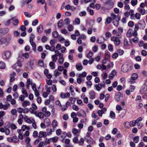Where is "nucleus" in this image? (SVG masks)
Segmentation results:
<instances>
[{
    "label": "nucleus",
    "mask_w": 147,
    "mask_h": 147,
    "mask_svg": "<svg viewBox=\"0 0 147 147\" xmlns=\"http://www.w3.org/2000/svg\"><path fill=\"white\" fill-rule=\"evenodd\" d=\"M138 77V75L136 73H133L131 76V79L132 80V81L131 80L130 81V82L131 83H134L135 82L134 80H136Z\"/></svg>",
    "instance_id": "12"
},
{
    "label": "nucleus",
    "mask_w": 147,
    "mask_h": 147,
    "mask_svg": "<svg viewBox=\"0 0 147 147\" xmlns=\"http://www.w3.org/2000/svg\"><path fill=\"white\" fill-rule=\"evenodd\" d=\"M0 131L2 132H5L7 135H9L10 133L9 129L7 128L6 126L4 127H2L0 129Z\"/></svg>",
    "instance_id": "6"
},
{
    "label": "nucleus",
    "mask_w": 147,
    "mask_h": 147,
    "mask_svg": "<svg viewBox=\"0 0 147 147\" xmlns=\"http://www.w3.org/2000/svg\"><path fill=\"white\" fill-rule=\"evenodd\" d=\"M138 3L137 0H132L131 1V3L133 6H134L137 4Z\"/></svg>",
    "instance_id": "45"
},
{
    "label": "nucleus",
    "mask_w": 147,
    "mask_h": 147,
    "mask_svg": "<svg viewBox=\"0 0 147 147\" xmlns=\"http://www.w3.org/2000/svg\"><path fill=\"white\" fill-rule=\"evenodd\" d=\"M11 22H12L13 24L15 26L17 25L19 23V21L18 19L14 18H12L8 20L7 22V23L9 24Z\"/></svg>",
    "instance_id": "2"
},
{
    "label": "nucleus",
    "mask_w": 147,
    "mask_h": 147,
    "mask_svg": "<svg viewBox=\"0 0 147 147\" xmlns=\"http://www.w3.org/2000/svg\"><path fill=\"white\" fill-rule=\"evenodd\" d=\"M61 96L62 98H69L70 96V94L68 92L65 93H61Z\"/></svg>",
    "instance_id": "17"
},
{
    "label": "nucleus",
    "mask_w": 147,
    "mask_h": 147,
    "mask_svg": "<svg viewBox=\"0 0 147 147\" xmlns=\"http://www.w3.org/2000/svg\"><path fill=\"white\" fill-rule=\"evenodd\" d=\"M43 28L42 26V25H40L38 28V32H40L42 31L43 29Z\"/></svg>",
    "instance_id": "60"
},
{
    "label": "nucleus",
    "mask_w": 147,
    "mask_h": 147,
    "mask_svg": "<svg viewBox=\"0 0 147 147\" xmlns=\"http://www.w3.org/2000/svg\"><path fill=\"white\" fill-rule=\"evenodd\" d=\"M13 142L14 143L18 142L19 141V138L16 136H14L13 138Z\"/></svg>",
    "instance_id": "29"
},
{
    "label": "nucleus",
    "mask_w": 147,
    "mask_h": 147,
    "mask_svg": "<svg viewBox=\"0 0 147 147\" xmlns=\"http://www.w3.org/2000/svg\"><path fill=\"white\" fill-rule=\"evenodd\" d=\"M128 24L129 26L132 28L134 26V23L133 21H130L128 22Z\"/></svg>",
    "instance_id": "52"
},
{
    "label": "nucleus",
    "mask_w": 147,
    "mask_h": 147,
    "mask_svg": "<svg viewBox=\"0 0 147 147\" xmlns=\"http://www.w3.org/2000/svg\"><path fill=\"white\" fill-rule=\"evenodd\" d=\"M118 54L117 53H114L112 55V57L115 59H116L118 57Z\"/></svg>",
    "instance_id": "58"
},
{
    "label": "nucleus",
    "mask_w": 147,
    "mask_h": 147,
    "mask_svg": "<svg viewBox=\"0 0 147 147\" xmlns=\"http://www.w3.org/2000/svg\"><path fill=\"white\" fill-rule=\"evenodd\" d=\"M59 138L57 136H55L53 138H51L50 140L53 142H56L58 140Z\"/></svg>",
    "instance_id": "32"
},
{
    "label": "nucleus",
    "mask_w": 147,
    "mask_h": 147,
    "mask_svg": "<svg viewBox=\"0 0 147 147\" xmlns=\"http://www.w3.org/2000/svg\"><path fill=\"white\" fill-rule=\"evenodd\" d=\"M86 38V36L84 35H82L79 37L77 40V42L79 44H80L82 43V39L84 40Z\"/></svg>",
    "instance_id": "10"
},
{
    "label": "nucleus",
    "mask_w": 147,
    "mask_h": 147,
    "mask_svg": "<svg viewBox=\"0 0 147 147\" xmlns=\"http://www.w3.org/2000/svg\"><path fill=\"white\" fill-rule=\"evenodd\" d=\"M111 18L112 20H116V19H119L120 18L119 15H116L113 13H112L111 14Z\"/></svg>",
    "instance_id": "18"
},
{
    "label": "nucleus",
    "mask_w": 147,
    "mask_h": 147,
    "mask_svg": "<svg viewBox=\"0 0 147 147\" xmlns=\"http://www.w3.org/2000/svg\"><path fill=\"white\" fill-rule=\"evenodd\" d=\"M30 129V127L26 125H23L21 129H20L21 130V132H22V131H24L26 130H29Z\"/></svg>",
    "instance_id": "22"
},
{
    "label": "nucleus",
    "mask_w": 147,
    "mask_h": 147,
    "mask_svg": "<svg viewBox=\"0 0 147 147\" xmlns=\"http://www.w3.org/2000/svg\"><path fill=\"white\" fill-rule=\"evenodd\" d=\"M117 73L115 70H113L109 74V77L110 79H112L114 77L117 75Z\"/></svg>",
    "instance_id": "13"
},
{
    "label": "nucleus",
    "mask_w": 147,
    "mask_h": 147,
    "mask_svg": "<svg viewBox=\"0 0 147 147\" xmlns=\"http://www.w3.org/2000/svg\"><path fill=\"white\" fill-rule=\"evenodd\" d=\"M112 20L111 18L109 17L107 18L106 21L107 24H109L111 22Z\"/></svg>",
    "instance_id": "56"
},
{
    "label": "nucleus",
    "mask_w": 147,
    "mask_h": 147,
    "mask_svg": "<svg viewBox=\"0 0 147 147\" xmlns=\"http://www.w3.org/2000/svg\"><path fill=\"white\" fill-rule=\"evenodd\" d=\"M38 64L39 65L43 67L44 65V64L43 63V61L42 60H39L38 61Z\"/></svg>",
    "instance_id": "51"
},
{
    "label": "nucleus",
    "mask_w": 147,
    "mask_h": 147,
    "mask_svg": "<svg viewBox=\"0 0 147 147\" xmlns=\"http://www.w3.org/2000/svg\"><path fill=\"white\" fill-rule=\"evenodd\" d=\"M82 81V79L80 77H78L77 79V82L79 84H80Z\"/></svg>",
    "instance_id": "42"
},
{
    "label": "nucleus",
    "mask_w": 147,
    "mask_h": 147,
    "mask_svg": "<svg viewBox=\"0 0 147 147\" xmlns=\"http://www.w3.org/2000/svg\"><path fill=\"white\" fill-rule=\"evenodd\" d=\"M52 125L53 127H56L57 126V121L55 120H53L52 122Z\"/></svg>",
    "instance_id": "38"
},
{
    "label": "nucleus",
    "mask_w": 147,
    "mask_h": 147,
    "mask_svg": "<svg viewBox=\"0 0 147 147\" xmlns=\"http://www.w3.org/2000/svg\"><path fill=\"white\" fill-rule=\"evenodd\" d=\"M30 105V102L28 100H25L22 103V105L24 107H26Z\"/></svg>",
    "instance_id": "19"
},
{
    "label": "nucleus",
    "mask_w": 147,
    "mask_h": 147,
    "mask_svg": "<svg viewBox=\"0 0 147 147\" xmlns=\"http://www.w3.org/2000/svg\"><path fill=\"white\" fill-rule=\"evenodd\" d=\"M76 67L77 70L79 71L82 70L83 69V66L80 63H79L76 64Z\"/></svg>",
    "instance_id": "16"
},
{
    "label": "nucleus",
    "mask_w": 147,
    "mask_h": 147,
    "mask_svg": "<svg viewBox=\"0 0 147 147\" xmlns=\"http://www.w3.org/2000/svg\"><path fill=\"white\" fill-rule=\"evenodd\" d=\"M51 92L50 88H47L46 91L44 92L43 93V96L45 98H46L48 96Z\"/></svg>",
    "instance_id": "15"
},
{
    "label": "nucleus",
    "mask_w": 147,
    "mask_h": 147,
    "mask_svg": "<svg viewBox=\"0 0 147 147\" xmlns=\"http://www.w3.org/2000/svg\"><path fill=\"white\" fill-rule=\"evenodd\" d=\"M5 112L3 111H0V119H2L3 117L5 115Z\"/></svg>",
    "instance_id": "46"
},
{
    "label": "nucleus",
    "mask_w": 147,
    "mask_h": 147,
    "mask_svg": "<svg viewBox=\"0 0 147 147\" xmlns=\"http://www.w3.org/2000/svg\"><path fill=\"white\" fill-rule=\"evenodd\" d=\"M47 136L46 132L41 131L39 132L38 137L40 138H45Z\"/></svg>",
    "instance_id": "14"
},
{
    "label": "nucleus",
    "mask_w": 147,
    "mask_h": 147,
    "mask_svg": "<svg viewBox=\"0 0 147 147\" xmlns=\"http://www.w3.org/2000/svg\"><path fill=\"white\" fill-rule=\"evenodd\" d=\"M135 37L133 38L132 41L135 43H137L139 40L137 36H134Z\"/></svg>",
    "instance_id": "50"
},
{
    "label": "nucleus",
    "mask_w": 147,
    "mask_h": 147,
    "mask_svg": "<svg viewBox=\"0 0 147 147\" xmlns=\"http://www.w3.org/2000/svg\"><path fill=\"white\" fill-rule=\"evenodd\" d=\"M5 64L3 62H0V68L1 69H4L5 67Z\"/></svg>",
    "instance_id": "54"
},
{
    "label": "nucleus",
    "mask_w": 147,
    "mask_h": 147,
    "mask_svg": "<svg viewBox=\"0 0 147 147\" xmlns=\"http://www.w3.org/2000/svg\"><path fill=\"white\" fill-rule=\"evenodd\" d=\"M19 133L18 138L21 140H22L24 139V135L22 132H21L20 130H19L18 131Z\"/></svg>",
    "instance_id": "21"
},
{
    "label": "nucleus",
    "mask_w": 147,
    "mask_h": 147,
    "mask_svg": "<svg viewBox=\"0 0 147 147\" xmlns=\"http://www.w3.org/2000/svg\"><path fill=\"white\" fill-rule=\"evenodd\" d=\"M94 60V59H90L89 61L86 59H84L82 61V64L84 65H86L88 63L90 64H92Z\"/></svg>",
    "instance_id": "3"
},
{
    "label": "nucleus",
    "mask_w": 147,
    "mask_h": 147,
    "mask_svg": "<svg viewBox=\"0 0 147 147\" xmlns=\"http://www.w3.org/2000/svg\"><path fill=\"white\" fill-rule=\"evenodd\" d=\"M68 30L69 32H71L74 29V27L71 24H69L67 27Z\"/></svg>",
    "instance_id": "40"
},
{
    "label": "nucleus",
    "mask_w": 147,
    "mask_h": 147,
    "mask_svg": "<svg viewBox=\"0 0 147 147\" xmlns=\"http://www.w3.org/2000/svg\"><path fill=\"white\" fill-rule=\"evenodd\" d=\"M86 83L87 86H90L92 85V83L91 81L87 80Z\"/></svg>",
    "instance_id": "57"
},
{
    "label": "nucleus",
    "mask_w": 147,
    "mask_h": 147,
    "mask_svg": "<svg viewBox=\"0 0 147 147\" xmlns=\"http://www.w3.org/2000/svg\"><path fill=\"white\" fill-rule=\"evenodd\" d=\"M10 104H8L4 105L2 103H0V109H3L4 110H7L8 107L10 106Z\"/></svg>",
    "instance_id": "11"
},
{
    "label": "nucleus",
    "mask_w": 147,
    "mask_h": 147,
    "mask_svg": "<svg viewBox=\"0 0 147 147\" xmlns=\"http://www.w3.org/2000/svg\"><path fill=\"white\" fill-rule=\"evenodd\" d=\"M108 48L109 50L111 52L113 51V45L111 44H109L108 46Z\"/></svg>",
    "instance_id": "55"
},
{
    "label": "nucleus",
    "mask_w": 147,
    "mask_h": 147,
    "mask_svg": "<svg viewBox=\"0 0 147 147\" xmlns=\"http://www.w3.org/2000/svg\"><path fill=\"white\" fill-rule=\"evenodd\" d=\"M70 142V140L68 139H66L65 140V143L67 145L66 147H72L71 145H69Z\"/></svg>",
    "instance_id": "27"
},
{
    "label": "nucleus",
    "mask_w": 147,
    "mask_h": 147,
    "mask_svg": "<svg viewBox=\"0 0 147 147\" xmlns=\"http://www.w3.org/2000/svg\"><path fill=\"white\" fill-rule=\"evenodd\" d=\"M27 87L28 88L29 85H32V82L31 81H30L29 79H27Z\"/></svg>",
    "instance_id": "49"
},
{
    "label": "nucleus",
    "mask_w": 147,
    "mask_h": 147,
    "mask_svg": "<svg viewBox=\"0 0 147 147\" xmlns=\"http://www.w3.org/2000/svg\"><path fill=\"white\" fill-rule=\"evenodd\" d=\"M63 24V22L62 20H60L58 23V26L59 27H61Z\"/></svg>",
    "instance_id": "43"
},
{
    "label": "nucleus",
    "mask_w": 147,
    "mask_h": 147,
    "mask_svg": "<svg viewBox=\"0 0 147 147\" xmlns=\"http://www.w3.org/2000/svg\"><path fill=\"white\" fill-rule=\"evenodd\" d=\"M56 43V40H55L52 39L50 40V44L52 46H54Z\"/></svg>",
    "instance_id": "59"
},
{
    "label": "nucleus",
    "mask_w": 147,
    "mask_h": 147,
    "mask_svg": "<svg viewBox=\"0 0 147 147\" xmlns=\"http://www.w3.org/2000/svg\"><path fill=\"white\" fill-rule=\"evenodd\" d=\"M11 55V53L9 51H6L5 53V55L7 59L10 57Z\"/></svg>",
    "instance_id": "48"
},
{
    "label": "nucleus",
    "mask_w": 147,
    "mask_h": 147,
    "mask_svg": "<svg viewBox=\"0 0 147 147\" xmlns=\"http://www.w3.org/2000/svg\"><path fill=\"white\" fill-rule=\"evenodd\" d=\"M22 92L23 94V95L24 96L26 97L28 96V93L26 89L24 88H22Z\"/></svg>",
    "instance_id": "25"
},
{
    "label": "nucleus",
    "mask_w": 147,
    "mask_h": 147,
    "mask_svg": "<svg viewBox=\"0 0 147 147\" xmlns=\"http://www.w3.org/2000/svg\"><path fill=\"white\" fill-rule=\"evenodd\" d=\"M105 84H96L94 86L95 87L96 90L98 91L100 90L102 88V87H105Z\"/></svg>",
    "instance_id": "9"
},
{
    "label": "nucleus",
    "mask_w": 147,
    "mask_h": 147,
    "mask_svg": "<svg viewBox=\"0 0 147 147\" xmlns=\"http://www.w3.org/2000/svg\"><path fill=\"white\" fill-rule=\"evenodd\" d=\"M103 63L105 64L107 68V69H109L113 66V62H111L109 60L103 61Z\"/></svg>",
    "instance_id": "7"
},
{
    "label": "nucleus",
    "mask_w": 147,
    "mask_h": 147,
    "mask_svg": "<svg viewBox=\"0 0 147 147\" xmlns=\"http://www.w3.org/2000/svg\"><path fill=\"white\" fill-rule=\"evenodd\" d=\"M24 119L26 122L29 123H33V122L34 121V120L33 119H30L28 118L27 116L24 117Z\"/></svg>",
    "instance_id": "20"
},
{
    "label": "nucleus",
    "mask_w": 147,
    "mask_h": 147,
    "mask_svg": "<svg viewBox=\"0 0 147 147\" xmlns=\"http://www.w3.org/2000/svg\"><path fill=\"white\" fill-rule=\"evenodd\" d=\"M20 116L22 118L19 119L18 120V122L19 124L21 125L22 123L23 122V120L22 118H23V116L22 114H21L20 115Z\"/></svg>",
    "instance_id": "33"
},
{
    "label": "nucleus",
    "mask_w": 147,
    "mask_h": 147,
    "mask_svg": "<svg viewBox=\"0 0 147 147\" xmlns=\"http://www.w3.org/2000/svg\"><path fill=\"white\" fill-rule=\"evenodd\" d=\"M101 53H100L98 54L95 58V60L97 61H99L100 59V57L101 56Z\"/></svg>",
    "instance_id": "35"
},
{
    "label": "nucleus",
    "mask_w": 147,
    "mask_h": 147,
    "mask_svg": "<svg viewBox=\"0 0 147 147\" xmlns=\"http://www.w3.org/2000/svg\"><path fill=\"white\" fill-rule=\"evenodd\" d=\"M80 130L77 129L76 128H74L72 129V133L75 135H77L80 133Z\"/></svg>",
    "instance_id": "23"
},
{
    "label": "nucleus",
    "mask_w": 147,
    "mask_h": 147,
    "mask_svg": "<svg viewBox=\"0 0 147 147\" xmlns=\"http://www.w3.org/2000/svg\"><path fill=\"white\" fill-rule=\"evenodd\" d=\"M139 25L137 24H136L135 26V28L134 31L137 35H138L137 31L139 30Z\"/></svg>",
    "instance_id": "31"
},
{
    "label": "nucleus",
    "mask_w": 147,
    "mask_h": 147,
    "mask_svg": "<svg viewBox=\"0 0 147 147\" xmlns=\"http://www.w3.org/2000/svg\"><path fill=\"white\" fill-rule=\"evenodd\" d=\"M12 96L10 95H9L6 97V100L7 101H10L12 99Z\"/></svg>",
    "instance_id": "53"
},
{
    "label": "nucleus",
    "mask_w": 147,
    "mask_h": 147,
    "mask_svg": "<svg viewBox=\"0 0 147 147\" xmlns=\"http://www.w3.org/2000/svg\"><path fill=\"white\" fill-rule=\"evenodd\" d=\"M122 96V94L120 92H117L115 94V97L116 98H119L120 97Z\"/></svg>",
    "instance_id": "28"
},
{
    "label": "nucleus",
    "mask_w": 147,
    "mask_h": 147,
    "mask_svg": "<svg viewBox=\"0 0 147 147\" xmlns=\"http://www.w3.org/2000/svg\"><path fill=\"white\" fill-rule=\"evenodd\" d=\"M133 140L134 142L135 143H138L139 141V137L138 136H136L134 137L133 139Z\"/></svg>",
    "instance_id": "47"
},
{
    "label": "nucleus",
    "mask_w": 147,
    "mask_h": 147,
    "mask_svg": "<svg viewBox=\"0 0 147 147\" xmlns=\"http://www.w3.org/2000/svg\"><path fill=\"white\" fill-rule=\"evenodd\" d=\"M100 79L98 77H96L94 79V81L96 83H98L100 82Z\"/></svg>",
    "instance_id": "61"
},
{
    "label": "nucleus",
    "mask_w": 147,
    "mask_h": 147,
    "mask_svg": "<svg viewBox=\"0 0 147 147\" xmlns=\"http://www.w3.org/2000/svg\"><path fill=\"white\" fill-rule=\"evenodd\" d=\"M87 73L86 71H84L82 73L79 75L78 77L81 78H85L87 76Z\"/></svg>",
    "instance_id": "26"
},
{
    "label": "nucleus",
    "mask_w": 147,
    "mask_h": 147,
    "mask_svg": "<svg viewBox=\"0 0 147 147\" xmlns=\"http://www.w3.org/2000/svg\"><path fill=\"white\" fill-rule=\"evenodd\" d=\"M98 49V46L96 45H95L93 46L92 48V50L94 52L97 51Z\"/></svg>",
    "instance_id": "39"
},
{
    "label": "nucleus",
    "mask_w": 147,
    "mask_h": 147,
    "mask_svg": "<svg viewBox=\"0 0 147 147\" xmlns=\"http://www.w3.org/2000/svg\"><path fill=\"white\" fill-rule=\"evenodd\" d=\"M10 127L12 129L14 130L16 129L17 128L16 125L13 124H12L11 125Z\"/></svg>",
    "instance_id": "63"
},
{
    "label": "nucleus",
    "mask_w": 147,
    "mask_h": 147,
    "mask_svg": "<svg viewBox=\"0 0 147 147\" xmlns=\"http://www.w3.org/2000/svg\"><path fill=\"white\" fill-rule=\"evenodd\" d=\"M111 40L113 41H114L115 44L116 45H118L120 44V40L117 37H112L111 38Z\"/></svg>",
    "instance_id": "5"
},
{
    "label": "nucleus",
    "mask_w": 147,
    "mask_h": 147,
    "mask_svg": "<svg viewBox=\"0 0 147 147\" xmlns=\"http://www.w3.org/2000/svg\"><path fill=\"white\" fill-rule=\"evenodd\" d=\"M46 83L49 86H51L52 85L53 83V81L51 79L46 80Z\"/></svg>",
    "instance_id": "44"
},
{
    "label": "nucleus",
    "mask_w": 147,
    "mask_h": 147,
    "mask_svg": "<svg viewBox=\"0 0 147 147\" xmlns=\"http://www.w3.org/2000/svg\"><path fill=\"white\" fill-rule=\"evenodd\" d=\"M61 33L64 34H66L68 33V32L67 30L65 28L62 29L61 30Z\"/></svg>",
    "instance_id": "41"
},
{
    "label": "nucleus",
    "mask_w": 147,
    "mask_h": 147,
    "mask_svg": "<svg viewBox=\"0 0 147 147\" xmlns=\"http://www.w3.org/2000/svg\"><path fill=\"white\" fill-rule=\"evenodd\" d=\"M137 35L133 31L132 29H129L127 33V36L128 37L131 38L133 36H137Z\"/></svg>",
    "instance_id": "1"
},
{
    "label": "nucleus",
    "mask_w": 147,
    "mask_h": 147,
    "mask_svg": "<svg viewBox=\"0 0 147 147\" xmlns=\"http://www.w3.org/2000/svg\"><path fill=\"white\" fill-rule=\"evenodd\" d=\"M72 109L74 111H78L79 110V107L76 105H73L72 106Z\"/></svg>",
    "instance_id": "37"
},
{
    "label": "nucleus",
    "mask_w": 147,
    "mask_h": 147,
    "mask_svg": "<svg viewBox=\"0 0 147 147\" xmlns=\"http://www.w3.org/2000/svg\"><path fill=\"white\" fill-rule=\"evenodd\" d=\"M64 69L63 67L61 65L59 66L58 67V70L60 71H62Z\"/></svg>",
    "instance_id": "64"
},
{
    "label": "nucleus",
    "mask_w": 147,
    "mask_h": 147,
    "mask_svg": "<svg viewBox=\"0 0 147 147\" xmlns=\"http://www.w3.org/2000/svg\"><path fill=\"white\" fill-rule=\"evenodd\" d=\"M93 56V53L91 51H89L86 55L87 57L90 59H94L92 57Z\"/></svg>",
    "instance_id": "24"
},
{
    "label": "nucleus",
    "mask_w": 147,
    "mask_h": 147,
    "mask_svg": "<svg viewBox=\"0 0 147 147\" xmlns=\"http://www.w3.org/2000/svg\"><path fill=\"white\" fill-rule=\"evenodd\" d=\"M56 49L57 50H60L61 52L62 53H64L65 52L66 48L64 47H61L60 44H58L56 47Z\"/></svg>",
    "instance_id": "4"
},
{
    "label": "nucleus",
    "mask_w": 147,
    "mask_h": 147,
    "mask_svg": "<svg viewBox=\"0 0 147 147\" xmlns=\"http://www.w3.org/2000/svg\"><path fill=\"white\" fill-rule=\"evenodd\" d=\"M59 58L58 60V62L60 64H62L63 63L64 61V59L63 57V55L61 53L59 54Z\"/></svg>",
    "instance_id": "8"
},
{
    "label": "nucleus",
    "mask_w": 147,
    "mask_h": 147,
    "mask_svg": "<svg viewBox=\"0 0 147 147\" xmlns=\"http://www.w3.org/2000/svg\"><path fill=\"white\" fill-rule=\"evenodd\" d=\"M135 17L137 19H139L141 17L140 14L139 13H136L135 15Z\"/></svg>",
    "instance_id": "62"
},
{
    "label": "nucleus",
    "mask_w": 147,
    "mask_h": 147,
    "mask_svg": "<svg viewBox=\"0 0 147 147\" xmlns=\"http://www.w3.org/2000/svg\"><path fill=\"white\" fill-rule=\"evenodd\" d=\"M105 58L103 60V61H105L106 60H107L108 61L110 59V56L109 54L107 53H106L105 54Z\"/></svg>",
    "instance_id": "30"
},
{
    "label": "nucleus",
    "mask_w": 147,
    "mask_h": 147,
    "mask_svg": "<svg viewBox=\"0 0 147 147\" xmlns=\"http://www.w3.org/2000/svg\"><path fill=\"white\" fill-rule=\"evenodd\" d=\"M139 11L140 13L142 15H144L145 14L146 11L143 8H139Z\"/></svg>",
    "instance_id": "34"
},
{
    "label": "nucleus",
    "mask_w": 147,
    "mask_h": 147,
    "mask_svg": "<svg viewBox=\"0 0 147 147\" xmlns=\"http://www.w3.org/2000/svg\"><path fill=\"white\" fill-rule=\"evenodd\" d=\"M49 66L52 69H54L55 68V63L54 62L51 61L49 63Z\"/></svg>",
    "instance_id": "36"
}]
</instances>
